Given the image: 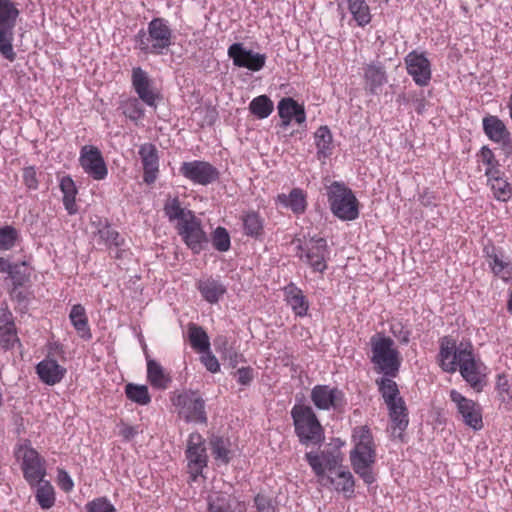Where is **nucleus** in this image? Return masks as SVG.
I'll list each match as a JSON object with an SVG mask.
<instances>
[{
    "label": "nucleus",
    "instance_id": "79ce46f5",
    "mask_svg": "<svg viewBox=\"0 0 512 512\" xmlns=\"http://www.w3.org/2000/svg\"><path fill=\"white\" fill-rule=\"evenodd\" d=\"M273 102L266 95L255 97L249 104V109L258 119L267 118L273 111Z\"/></svg>",
    "mask_w": 512,
    "mask_h": 512
},
{
    "label": "nucleus",
    "instance_id": "1a4fd4ad",
    "mask_svg": "<svg viewBox=\"0 0 512 512\" xmlns=\"http://www.w3.org/2000/svg\"><path fill=\"white\" fill-rule=\"evenodd\" d=\"M297 256L308 264L314 272H324L327 268L329 250L327 242L321 237H312L308 240L296 241Z\"/></svg>",
    "mask_w": 512,
    "mask_h": 512
},
{
    "label": "nucleus",
    "instance_id": "e2e57ef3",
    "mask_svg": "<svg viewBox=\"0 0 512 512\" xmlns=\"http://www.w3.org/2000/svg\"><path fill=\"white\" fill-rule=\"evenodd\" d=\"M496 389L500 394L508 393L510 389L509 380L506 375H498Z\"/></svg>",
    "mask_w": 512,
    "mask_h": 512
},
{
    "label": "nucleus",
    "instance_id": "69168bd1",
    "mask_svg": "<svg viewBox=\"0 0 512 512\" xmlns=\"http://www.w3.org/2000/svg\"><path fill=\"white\" fill-rule=\"evenodd\" d=\"M507 307H508V311L512 314V290L509 295Z\"/></svg>",
    "mask_w": 512,
    "mask_h": 512
},
{
    "label": "nucleus",
    "instance_id": "c85d7f7f",
    "mask_svg": "<svg viewBox=\"0 0 512 512\" xmlns=\"http://www.w3.org/2000/svg\"><path fill=\"white\" fill-rule=\"evenodd\" d=\"M323 486L331 485L336 491L342 492L346 497L354 494V477L350 471L343 469L341 466L333 472L326 480Z\"/></svg>",
    "mask_w": 512,
    "mask_h": 512
},
{
    "label": "nucleus",
    "instance_id": "a18cd8bd",
    "mask_svg": "<svg viewBox=\"0 0 512 512\" xmlns=\"http://www.w3.org/2000/svg\"><path fill=\"white\" fill-rule=\"evenodd\" d=\"M125 392L128 399L139 405H147L151 401L148 388L144 385L127 384Z\"/></svg>",
    "mask_w": 512,
    "mask_h": 512
},
{
    "label": "nucleus",
    "instance_id": "423d86ee",
    "mask_svg": "<svg viewBox=\"0 0 512 512\" xmlns=\"http://www.w3.org/2000/svg\"><path fill=\"white\" fill-rule=\"evenodd\" d=\"M295 432L302 444H320L324 440L323 428L313 409L303 404H296L291 410Z\"/></svg>",
    "mask_w": 512,
    "mask_h": 512
},
{
    "label": "nucleus",
    "instance_id": "f704fd0d",
    "mask_svg": "<svg viewBox=\"0 0 512 512\" xmlns=\"http://www.w3.org/2000/svg\"><path fill=\"white\" fill-rule=\"evenodd\" d=\"M314 139L317 158L325 160L330 157L333 151V138L330 129L327 126H320L314 134Z\"/></svg>",
    "mask_w": 512,
    "mask_h": 512
},
{
    "label": "nucleus",
    "instance_id": "bb28decb",
    "mask_svg": "<svg viewBox=\"0 0 512 512\" xmlns=\"http://www.w3.org/2000/svg\"><path fill=\"white\" fill-rule=\"evenodd\" d=\"M482 126L486 136L493 142L503 144L510 142V133L504 122L497 116H487L482 120Z\"/></svg>",
    "mask_w": 512,
    "mask_h": 512
},
{
    "label": "nucleus",
    "instance_id": "412c9836",
    "mask_svg": "<svg viewBox=\"0 0 512 512\" xmlns=\"http://www.w3.org/2000/svg\"><path fill=\"white\" fill-rule=\"evenodd\" d=\"M35 371L40 381L48 386L60 383L67 373L66 368L50 356L40 361L36 365Z\"/></svg>",
    "mask_w": 512,
    "mask_h": 512
},
{
    "label": "nucleus",
    "instance_id": "5fc2aeb1",
    "mask_svg": "<svg viewBox=\"0 0 512 512\" xmlns=\"http://www.w3.org/2000/svg\"><path fill=\"white\" fill-rule=\"evenodd\" d=\"M99 235H100L101 239H103L105 241V243L108 245H115V246L120 245L119 233L110 227H105V228L99 230Z\"/></svg>",
    "mask_w": 512,
    "mask_h": 512
},
{
    "label": "nucleus",
    "instance_id": "6ab92c4d",
    "mask_svg": "<svg viewBox=\"0 0 512 512\" xmlns=\"http://www.w3.org/2000/svg\"><path fill=\"white\" fill-rule=\"evenodd\" d=\"M404 62L407 73L418 86L429 84L432 77L431 63L423 52L411 51L405 56Z\"/></svg>",
    "mask_w": 512,
    "mask_h": 512
},
{
    "label": "nucleus",
    "instance_id": "680f3d73",
    "mask_svg": "<svg viewBox=\"0 0 512 512\" xmlns=\"http://www.w3.org/2000/svg\"><path fill=\"white\" fill-rule=\"evenodd\" d=\"M17 268L18 265L12 264L8 259L0 257V273L7 274L10 277H13L14 273H16Z\"/></svg>",
    "mask_w": 512,
    "mask_h": 512
},
{
    "label": "nucleus",
    "instance_id": "a211bd4d",
    "mask_svg": "<svg viewBox=\"0 0 512 512\" xmlns=\"http://www.w3.org/2000/svg\"><path fill=\"white\" fill-rule=\"evenodd\" d=\"M180 173L194 184L203 186L211 184L219 177V172L213 165L199 160L183 162Z\"/></svg>",
    "mask_w": 512,
    "mask_h": 512
},
{
    "label": "nucleus",
    "instance_id": "de8ad7c7",
    "mask_svg": "<svg viewBox=\"0 0 512 512\" xmlns=\"http://www.w3.org/2000/svg\"><path fill=\"white\" fill-rule=\"evenodd\" d=\"M232 508L231 498L226 493H215L209 496V512H230Z\"/></svg>",
    "mask_w": 512,
    "mask_h": 512
},
{
    "label": "nucleus",
    "instance_id": "0e129e2a",
    "mask_svg": "<svg viewBox=\"0 0 512 512\" xmlns=\"http://www.w3.org/2000/svg\"><path fill=\"white\" fill-rule=\"evenodd\" d=\"M397 326L396 325H393L392 326V333L393 335L402 343H408L409 341V338H410V332L408 330H403L402 328H400L399 332H397L396 330Z\"/></svg>",
    "mask_w": 512,
    "mask_h": 512
},
{
    "label": "nucleus",
    "instance_id": "c03bdc74",
    "mask_svg": "<svg viewBox=\"0 0 512 512\" xmlns=\"http://www.w3.org/2000/svg\"><path fill=\"white\" fill-rule=\"evenodd\" d=\"M479 157L481 159V162L484 165H486L485 176L487 177V179L497 174H501V171L499 169V162L495 158L493 151L489 147L483 146L479 152Z\"/></svg>",
    "mask_w": 512,
    "mask_h": 512
},
{
    "label": "nucleus",
    "instance_id": "20e7f679",
    "mask_svg": "<svg viewBox=\"0 0 512 512\" xmlns=\"http://www.w3.org/2000/svg\"><path fill=\"white\" fill-rule=\"evenodd\" d=\"M172 29L164 18H154L147 30H140L136 37V47L146 54L162 55L172 44Z\"/></svg>",
    "mask_w": 512,
    "mask_h": 512
},
{
    "label": "nucleus",
    "instance_id": "338daca9",
    "mask_svg": "<svg viewBox=\"0 0 512 512\" xmlns=\"http://www.w3.org/2000/svg\"><path fill=\"white\" fill-rule=\"evenodd\" d=\"M380 1L387 4L389 0H380Z\"/></svg>",
    "mask_w": 512,
    "mask_h": 512
},
{
    "label": "nucleus",
    "instance_id": "393cba45",
    "mask_svg": "<svg viewBox=\"0 0 512 512\" xmlns=\"http://www.w3.org/2000/svg\"><path fill=\"white\" fill-rule=\"evenodd\" d=\"M196 287L202 298L209 304L218 303L227 292L224 283L220 279L211 276L199 279Z\"/></svg>",
    "mask_w": 512,
    "mask_h": 512
},
{
    "label": "nucleus",
    "instance_id": "39448f33",
    "mask_svg": "<svg viewBox=\"0 0 512 512\" xmlns=\"http://www.w3.org/2000/svg\"><path fill=\"white\" fill-rule=\"evenodd\" d=\"M371 361L377 370L385 376L395 377L401 365V357L394 347V341L381 334L371 338Z\"/></svg>",
    "mask_w": 512,
    "mask_h": 512
},
{
    "label": "nucleus",
    "instance_id": "13d9d810",
    "mask_svg": "<svg viewBox=\"0 0 512 512\" xmlns=\"http://www.w3.org/2000/svg\"><path fill=\"white\" fill-rule=\"evenodd\" d=\"M237 382L243 386L249 385L253 379V369L250 367L239 368L235 372Z\"/></svg>",
    "mask_w": 512,
    "mask_h": 512
},
{
    "label": "nucleus",
    "instance_id": "4468645a",
    "mask_svg": "<svg viewBox=\"0 0 512 512\" xmlns=\"http://www.w3.org/2000/svg\"><path fill=\"white\" fill-rule=\"evenodd\" d=\"M79 164L83 171L93 180H104L108 175V168L98 147L84 145L79 154Z\"/></svg>",
    "mask_w": 512,
    "mask_h": 512
},
{
    "label": "nucleus",
    "instance_id": "6e6d98bb",
    "mask_svg": "<svg viewBox=\"0 0 512 512\" xmlns=\"http://www.w3.org/2000/svg\"><path fill=\"white\" fill-rule=\"evenodd\" d=\"M57 481L59 487L65 491L70 492L74 487V482L67 471L63 469H58L57 473Z\"/></svg>",
    "mask_w": 512,
    "mask_h": 512
},
{
    "label": "nucleus",
    "instance_id": "cd10ccee",
    "mask_svg": "<svg viewBox=\"0 0 512 512\" xmlns=\"http://www.w3.org/2000/svg\"><path fill=\"white\" fill-rule=\"evenodd\" d=\"M364 80L366 89L372 94H378L387 82L384 66L379 62L368 64L364 68Z\"/></svg>",
    "mask_w": 512,
    "mask_h": 512
},
{
    "label": "nucleus",
    "instance_id": "58836bf2",
    "mask_svg": "<svg viewBox=\"0 0 512 512\" xmlns=\"http://www.w3.org/2000/svg\"><path fill=\"white\" fill-rule=\"evenodd\" d=\"M34 487H36L35 497L39 506L44 510L53 507L55 504V491L51 483L44 479L36 483Z\"/></svg>",
    "mask_w": 512,
    "mask_h": 512
},
{
    "label": "nucleus",
    "instance_id": "c756f323",
    "mask_svg": "<svg viewBox=\"0 0 512 512\" xmlns=\"http://www.w3.org/2000/svg\"><path fill=\"white\" fill-rule=\"evenodd\" d=\"M276 202L294 214L300 215L306 211L307 195L300 188H293L289 194L281 193L277 196Z\"/></svg>",
    "mask_w": 512,
    "mask_h": 512
},
{
    "label": "nucleus",
    "instance_id": "ddd939ff",
    "mask_svg": "<svg viewBox=\"0 0 512 512\" xmlns=\"http://www.w3.org/2000/svg\"><path fill=\"white\" fill-rule=\"evenodd\" d=\"M305 458L320 484H325V480L342 465L341 453L336 450L308 452Z\"/></svg>",
    "mask_w": 512,
    "mask_h": 512
},
{
    "label": "nucleus",
    "instance_id": "473e14b6",
    "mask_svg": "<svg viewBox=\"0 0 512 512\" xmlns=\"http://www.w3.org/2000/svg\"><path fill=\"white\" fill-rule=\"evenodd\" d=\"M285 300L296 316L303 317L307 314L309 303L302 290L293 284L285 287Z\"/></svg>",
    "mask_w": 512,
    "mask_h": 512
},
{
    "label": "nucleus",
    "instance_id": "f8f14e48",
    "mask_svg": "<svg viewBox=\"0 0 512 512\" xmlns=\"http://www.w3.org/2000/svg\"><path fill=\"white\" fill-rule=\"evenodd\" d=\"M188 473L196 481L208 463V454L205 439L197 432L191 433L187 440L185 451Z\"/></svg>",
    "mask_w": 512,
    "mask_h": 512
},
{
    "label": "nucleus",
    "instance_id": "a878e982",
    "mask_svg": "<svg viewBox=\"0 0 512 512\" xmlns=\"http://www.w3.org/2000/svg\"><path fill=\"white\" fill-rule=\"evenodd\" d=\"M391 421V430L394 437H401L409 423L407 407L403 399L387 405Z\"/></svg>",
    "mask_w": 512,
    "mask_h": 512
},
{
    "label": "nucleus",
    "instance_id": "c9c22d12",
    "mask_svg": "<svg viewBox=\"0 0 512 512\" xmlns=\"http://www.w3.org/2000/svg\"><path fill=\"white\" fill-rule=\"evenodd\" d=\"M488 264L493 273L506 282H512V262L502 254L488 255Z\"/></svg>",
    "mask_w": 512,
    "mask_h": 512
},
{
    "label": "nucleus",
    "instance_id": "2f4dec72",
    "mask_svg": "<svg viewBox=\"0 0 512 512\" xmlns=\"http://www.w3.org/2000/svg\"><path fill=\"white\" fill-rule=\"evenodd\" d=\"M69 320L80 338L83 340H90L92 338L86 310L81 304L72 306Z\"/></svg>",
    "mask_w": 512,
    "mask_h": 512
},
{
    "label": "nucleus",
    "instance_id": "f257e3e1",
    "mask_svg": "<svg viewBox=\"0 0 512 512\" xmlns=\"http://www.w3.org/2000/svg\"><path fill=\"white\" fill-rule=\"evenodd\" d=\"M437 361L444 372L455 373L459 370L463 379L474 390L480 392L483 389L487 367L476 357L470 342H457L452 336L442 337L439 341Z\"/></svg>",
    "mask_w": 512,
    "mask_h": 512
},
{
    "label": "nucleus",
    "instance_id": "e433bc0d",
    "mask_svg": "<svg viewBox=\"0 0 512 512\" xmlns=\"http://www.w3.org/2000/svg\"><path fill=\"white\" fill-rule=\"evenodd\" d=\"M210 446L212 455L218 465L229 463L233 454L229 439L213 436L210 439Z\"/></svg>",
    "mask_w": 512,
    "mask_h": 512
},
{
    "label": "nucleus",
    "instance_id": "b1692460",
    "mask_svg": "<svg viewBox=\"0 0 512 512\" xmlns=\"http://www.w3.org/2000/svg\"><path fill=\"white\" fill-rule=\"evenodd\" d=\"M278 114L282 120V126L287 127L292 120L299 125L305 123L306 113L302 105L298 104L293 98L286 97L278 102Z\"/></svg>",
    "mask_w": 512,
    "mask_h": 512
},
{
    "label": "nucleus",
    "instance_id": "603ef678",
    "mask_svg": "<svg viewBox=\"0 0 512 512\" xmlns=\"http://www.w3.org/2000/svg\"><path fill=\"white\" fill-rule=\"evenodd\" d=\"M86 512H117L114 505L105 497L95 498L85 505Z\"/></svg>",
    "mask_w": 512,
    "mask_h": 512
},
{
    "label": "nucleus",
    "instance_id": "052dcab7",
    "mask_svg": "<svg viewBox=\"0 0 512 512\" xmlns=\"http://www.w3.org/2000/svg\"><path fill=\"white\" fill-rule=\"evenodd\" d=\"M119 435L125 441H131L139 433L138 426H130L125 423L119 425Z\"/></svg>",
    "mask_w": 512,
    "mask_h": 512
},
{
    "label": "nucleus",
    "instance_id": "09e8293b",
    "mask_svg": "<svg viewBox=\"0 0 512 512\" xmlns=\"http://www.w3.org/2000/svg\"><path fill=\"white\" fill-rule=\"evenodd\" d=\"M243 226L245 233L252 237L259 236L263 230L262 219L255 212H249L243 217Z\"/></svg>",
    "mask_w": 512,
    "mask_h": 512
},
{
    "label": "nucleus",
    "instance_id": "3c124183",
    "mask_svg": "<svg viewBox=\"0 0 512 512\" xmlns=\"http://www.w3.org/2000/svg\"><path fill=\"white\" fill-rule=\"evenodd\" d=\"M212 243L216 250L225 252L230 248V236L223 227H217L212 235Z\"/></svg>",
    "mask_w": 512,
    "mask_h": 512
},
{
    "label": "nucleus",
    "instance_id": "4be33fe9",
    "mask_svg": "<svg viewBox=\"0 0 512 512\" xmlns=\"http://www.w3.org/2000/svg\"><path fill=\"white\" fill-rule=\"evenodd\" d=\"M16 345H21L17 335L13 315L7 307L0 308V347L11 350Z\"/></svg>",
    "mask_w": 512,
    "mask_h": 512
},
{
    "label": "nucleus",
    "instance_id": "4c0bfd02",
    "mask_svg": "<svg viewBox=\"0 0 512 512\" xmlns=\"http://www.w3.org/2000/svg\"><path fill=\"white\" fill-rule=\"evenodd\" d=\"M60 189L63 193V205L67 210L68 214L73 215L77 212V205L75 198L77 194V188L70 176H64L60 180Z\"/></svg>",
    "mask_w": 512,
    "mask_h": 512
},
{
    "label": "nucleus",
    "instance_id": "9b49d317",
    "mask_svg": "<svg viewBox=\"0 0 512 512\" xmlns=\"http://www.w3.org/2000/svg\"><path fill=\"white\" fill-rule=\"evenodd\" d=\"M180 418L186 422L206 423L205 402L195 391H183L172 398Z\"/></svg>",
    "mask_w": 512,
    "mask_h": 512
},
{
    "label": "nucleus",
    "instance_id": "dca6fc26",
    "mask_svg": "<svg viewBox=\"0 0 512 512\" xmlns=\"http://www.w3.org/2000/svg\"><path fill=\"white\" fill-rule=\"evenodd\" d=\"M449 395L465 425L473 430H480L483 427L480 405L472 399L466 398L455 389H452Z\"/></svg>",
    "mask_w": 512,
    "mask_h": 512
},
{
    "label": "nucleus",
    "instance_id": "37998d69",
    "mask_svg": "<svg viewBox=\"0 0 512 512\" xmlns=\"http://www.w3.org/2000/svg\"><path fill=\"white\" fill-rule=\"evenodd\" d=\"M189 340L192 348L199 352L210 349V342L207 333L196 325L189 327Z\"/></svg>",
    "mask_w": 512,
    "mask_h": 512
},
{
    "label": "nucleus",
    "instance_id": "864d4df0",
    "mask_svg": "<svg viewBox=\"0 0 512 512\" xmlns=\"http://www.w3.org/2000/svg\"><path fill=\"white\" fill-rule=\"evenodd\" d=\"M201 362L211 373H216L220 370L218 359L211 353L210 349L201 352Z\"/></svg>",
    "mask_w": 512,
    "mask_h": 512
},
{
    "label": "nucleus",
    "instance_id": "0eeeda50",
    "mask_svg": "<svg viewBox=\"0 0 512 512\" xmlns=\"http://www.w3.org/2000/svg\"><path fill=\"white\" fill-rule=\"evenodd\" d=\"M327 195L331 211L337 218L352 221L358 217V200L347 186L333 182L328 188Z\"/></svg>",
    "mask_w": 512,
    "mask_h": 512
},
{
    "label": "nucleus",
    "instance_id": "a19ab883",
    "mask_svg": "<svg viewBox=\"0 0 512 512\" xmlns=\"http://www.w3.org/2000/svg\"><path fill=\"white\" fill-rule=\"evenodd\" d=\"M376 383L386 405L397 402L398 399H403L400 396L396 382L391 378L383 377L377 380Z\"/></svg>",
    "mask_w": 512,
    "mask_h": 512
},
{
    "label": "nucleus",
    "instance_id": "7c9ffc66",
    "mask_svg": "<svg viewBox=\"0 0 512 512\" xmlns=\"http://www.w3.org/2000/svg\"><path fill=\"white\" fill-rule=\"evenodd\" d=\"M338 6L347 9L357 25L364 27L371 21V13L366 0H338Z\"/></svg>",
    "mask_w": 512,
    "mask_h": 512
},
{
    "label": "nucleus",
    "instance_id": "5701e85b",
    "mask_svg": "<svg viewBox=\"0 0 512 512\" xmlns=\"http://www.w3.org/2000/svg\"><path fill=\"white\" fill-rule=\"evenodd\" d=\"M138 153L144 170L143 180L147 184H152L159 172L158 151L153 144L145 143L140 146Z\"/></svg>",
    "mask_w": 512,
    "mask_h": 512
},
{
    "label": "nucleus",
    "instance_id": "6e6552de",
    "mask_svg": "<svg viewBox=\"0 0 512 512\" xmlns=\"http://www.w3.org/2000/svg\"><path fill=\"white\" fill-rule=\"evenodd\" d=\"M18 16L19 10L11 0H0V53L10 61L16 56L12 41Z\"/></svg>",
    "mask_w": 512,
    "mask_h": 512
},
{
    "label": "nucleus",
    "instance_id": "aec40b11",
    "mask_svg": "<svg viewBox=\"0 0 512 512\" xmlns=\"http://www.w3.org/2000/svg\"><path fill=\"white\" fill-rule=\"evenodd\" d=\"M131 82L139 99L146 105L155 107L158 95L154 88L153 80L150 78L148 73L140 67L133 68Z\"/></svg>",
    "mask_w": 512,
    "mask_h": 512
},
{
    "label": "nucleus",
    "instance_id": "2eb2a0df",
    "mask_svg": "<svg viewBox=\"0 0 512 512\" xmlns=\"http://www.w3.org/2000/svg\"><path fill=\"white\" fill-rule=\"evenodd\" d=\"M227 54L233 65L245 68L251 72L262 70L266 64L267 56L246 48L242 43H233L229 46Z\"/></svg>",
    "mask_w": 512,
    "mask_h": 512
},
{
    "label": "nucleus",
    "instance_id": "f3484780",
    "mask_svg": "<svg viewBox=\"0 0 512 512\" xmlns=\"http://www.w3.org/2000/svg\"><path fill=\"white\" fill-rule=\"evenodd\" d=\"M311 401L319 410H339L346 404L344 393L330 385H316L311 390Z\"/></svg>",
    "mask_w": 512,
    "mask_h": 512
},
{
    "label": "nucleus",
    "instance_id": "7ed1b4c3",
    "mask_svg": "<svg viewBox=\"0 0 512 512\" xmlns=\"http://www.w3.org/2000/svg\"><path fill=\"white\" fill-rule=\"evenodd\" d=\"M353 449L350 451V462L354 472L368 485L375 482L373 472L376 463V445L367 426L354 428L352 434Z\"/></svg>",
    "mask_w": 512,
    "mask_h": 512
},
{
    "label": "nucleus",
    "instance_id": "bf43d9fd",
    "mask_svg": "<svg viewBox=\"0 0 512 512\" xmlns=\"http://www.w3.org/2000/svg\"><path fill=\"white\" fill-rule=\"evenodd\" d=\"M255 505L259 512H275V506L273 505L271 499L265 497L264 495H257L255 497Z\"/></svg>",
    "mask_w": 512,
    "mask_h": 512
},
{
    "label": "nucleus",
    "instance_id": "8fccbe9b",
    "mask_svg": "<svg viewBox=\"0 0 512 512\" xmlns=\"http://www.w3.org/2000/svg\"><path fill=\"white\" fill-rule=\"evenodd\" d=\"M18 238L17 230L12 226L0 227V250H10L15 246Z\"/></svg>",
    "mask_w": 512,
    "mask_h": 512
},
{
    "label": "nucleus",
    "instance_id": "9d476101",
    "mask_svg": "<svg viewBox=\"0 0 512 512\" xmlns=\"http://www.w3.org/2000/svg\"><path fill=\"white\" fill-rule=\"evenodd\" d=\"M15 454L18 459H21L24 479L31 487L44 480L46 476L45 460L31 447L29 442L20 444Z\"/></svg>",
    "mask_w": 512,
    "mask_h": 512
},
{
    "label": "nucleus",
    "instance_id": "4d7b16f0",
    "mask_svg": "<svg viewBox=\"0 0 512 512\" xmlns=\"http://www.w3.org/2000/svg\"><path fill=\"white\" fill-rule=\"evenodd\" d=\"M23 180L25 185L31 189L35 190L38 188V180L37 173L34 167H26L23 170Z\"/></svg>",
    "mask_w": 512,
    "mask_h": 512
},
{
    "label": "nucleus",
    "instance_id": "49530a36",
    "mask_svg": "<svg viewBox=\"0 0 512 512\" xmlns=\"http://www.w3.org/2000/svg\"><path fill=\"white\" fill-rule=\"evenodd\" d=\"M123 114L132 121H137L144 116V110L137 98H127L120 105Z\"/></svg>",
    "mask_w": 512,
    "mask_h": 512
},
{
    "label": "nucleus",
    "instance_id": "f03ea898",
    "mask_svg": "<svg viewBox=\"0 0 512 512\" xmlns=\"http://www.w3.org/2000/svg\"><path fill=\"white\" fill-rule=\"evenodd\" d=\"M164 213L170 222H175L176 230L184 243L198 254L206 242V234L201 221L191 210L183 208L178 198H169L164 204Z\"/></svg>",
    "mask_w": 512,
    "mask_h": 512
},
{
    "label": "nucleus",
    "instance_id": "72a5a7b5",
    "mask_svg": "<svg viewBox=\"0 0 512 512\" xmlns=\"http://www.w3.org/2000/svg\"><path fill=\"white\" fill-rule=\"evenodd\" d=\"M147 360V379L156 389H166L171 381L170 376L164 371L163 367L154 359L146 357Z\"/></svg>",
    "mask_w": 512,
    "mask_h": 512
},
{
    "label": "nucleus",
    "instance_id": "ea45409f",
    "mask_svg": "<svg viewBox=\"0 0 512 512\" xmlns=\"http://www.w3.org/2000/svg\"><path fill=\"white\" fill-rule=\"evenodd\" d=\"M488 184L490 185L493 195L497 200L506 202L511 198V186L501 176V174H497L491 178H488Z\"/></svg>",
    "mask_w": 512,
    "mask_h": 512
}]
</instances>
